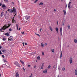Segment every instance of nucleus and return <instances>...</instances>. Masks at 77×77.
<instances>
[{"label":"nucleus","mask_w":77,"mask_h":77,"mask_svg":"<svg viewBox=\"0 0 77 77\" xmlns=\"http://www.w3.org/2000/svg\"><path fill=\"white\" fill-rule=\"evenodd\" d=\"M7 11L10 13H12L13 12L14 14H16V9L15 7L13 8V9H11L10 10V9L8 8Z\"/></svg>","instance_id":"nucleus-1"},{"label":"nucleus","mask_w":77,"mask_h":77,"mask_svg":"<svg viewBox=\"0 0 77 77\" xmlns=\"http://www.w3.org/2000/svg\"><path fill=\"white\" fill-rule=\"evenodd\" d=\"M8 26L7 25H5L2 28H1L0 29V31L1 32V31H2L3 30H5L6 29L8 28L9 27H10V26H11V24H8Z\"/></svg>","instance_id":"nucleus-2"},{"label":"nucleus","mask_w":77,"mask_h":77,"mask_svg":"<svg viewBox=\"0 0 77 77\" xmlns=\"http://www.w3.org/2000/svg\"><path fill=\"white\" fill-rule=\"evenodd\" d=\"M8 64H7L5 63V65L6 66H5V64H3L2 66V68H6V67H7V68H11V66H9V63H8Z\"/></svg>","instance_id":"nucleus-3"},{"label":"nucleus","mask_w":77,"mask_h":77,"mask_svg":"<svg viewBox=\"0 0 77 77\" xmlns=\"http://www.w3.org/2000/svg\"><path fill=\"white\" fill-rule=\"evenodd\" d=\"M14 65H16V66H19V67L20 66V65L18 62L17 61L14 62Z\"/></svg>","instance_id":"nucleus-4"},{"label":"nucleus","mask_w":77,"mask_h":77,"mask_svg":"<svg viewBox=\"0 0 77 77\" xmlns=\"http://www.w3.org/2000/svg\"><path fill=\"white\" fill-rule=\"evenodd\" d=\"M72 57H71L70 58V59L69 60V62L70 64H71V63H72Z\"/></svg>","instance_id":"nucleus-5"},{"label":"nucleus","mask_w":77,"mask_h":77,"mask_svg":"<svg viewBox=\"0 0 77 77\" xmlns=\"http://www.w3.org/2000/svg\"><path fill=\"white\" fill-rule=\"evenodd\" d=\"M60 29V35H61V36H62V27H61Z\"/></svg>","instance_id":"nucleus-6"},{"label":"nucleus","mask_w":77,"mask_h":77,"mask_svg":"<svg viewBox=\"0 0 77 77\" xmlns=\"http://www.w3.org/2000/svg\"><path fill=\"white\" fill-rule=\"evenodd\" d=\"M47 71H48V69H46L45 70L43 71V73L44 74H47Z\"/></svg>","instance_id":"nucleus-7"},{"label":"nucleus","mask_w":77,"mask_h":77,"mask_svg":"<svg viewBox=\"0 0 77 77\" xmlns=\"http://www.w3.org/2000/svg\"><path fill=\"white\" fill-rule=\"evenodd\" d=\"M75 75H77V68H76L75 71Z\"/></svg>","instance_id":"nucleus-8"},{"label":"nucleus","mask_w":77,"mask_h":77,"mask_svg":"<svg viewBox=\"0 0 77 77\" xmlns=\"http://www.w3.org/2000/svg\"><path fill=\"white\" fill-rule=\"evenodd\" d=\"M71 2H69V4L68 5V7L69 8V9L70 8H71V7L70 6V4H71Z\"/></svg>","instance_id":"nucleus-9"},{"label":"nucleus","mask_w":77,"mask_h":77,"mask_svg":"<svg viewBox=\"0 0 77 77\" xmlns=\"http://www.w3.org/2000/svg\"><path fill=\"white\" fill-rule=\"evenodd\" d=\"M30 16H27L25 17V18L26 20H29V19L30 18Z\"/></svg>","instance_id":"nucleus-10"},{"label":"nucleus","mask_w":77,"mask_h":77,"mask_svg":"<svg viewBox=\"0 0 77 77\" xmlns=\"http://www.w3.org/2000/svg\"><path fill=\"white\" fill-rule=\"evenodd\" d=\"M15 76H16V77H20V75L19 74H18V73H17L16 74Z\"/></svg>","instance_id":"nucleus-11"},{"label":"nucleus","mask_w":77,"mask_h":77,"mask_svg":"<svg viewBox=\"0 0 77 77\" xmlns=\"http://www.w3.org/2000/svg\"><path fill=\"white\" fill-rule=\"evenodd\" d=\"M62 51L60 52V59L62 58Z\"/></svg>","instance_id":"nucleus-12"},{"label":"nucleus","mask_w":77,"mask_h":77,"mask_svg":"<svg viewBox=\"0 0 77 77\" xmlns=\"http://www.w3.org/2000/svg\"><path fill=\"white\" fill-rule=\"evenodd\" d=\"M74 42L75 43H77V39H75L74 40Z\"/></svg>","instance_id":"nucleus-13"},{"label":"nucleus","mask_w":77,"mask_h":77,"mask_svg":"<svg viewBox=\"0 0 77 77\" xmlns=\"http://www.w3.org/2000/svg\"><path fill=\"white\" fill-rule=\"evenodd\" d=\"M55 30L57 33H58V32H59V30H58V28L57 27H56L55 28Z\"/></svg>","instance_id":"nucleus-14"},{"label":"nucleus","mask_w":77,"mask_h":77,"mask_svg":"<svg viewBox=\"0 0 77 77\" xmlns=\"http://www.w3.org/2000/svg\"><path fill=\"white\" fill-rule=\"evenodd\" d=\"M49 28L51 30V32H53V28H52V27H51V26H49Z\"/></svg>","instance_id":"nucleus-15"},{"label":"nucleus","mask_w":77,"mask_h":77,"mask_svg":"<svg viewBox=\"0 0 77 77\" xmlns=\"http://www.w3.org/2000/svg\"><path fill=\"white\" fill-rule=\"evenodd\" d=\"M3 62H4L5 64L6 63H8L7 61H6V60L5 59H3Z\"/></svg>","instance_id":"nucleus-16"},{"label":"nucleus","mask_w":77,"mask_h":77,"mask_svg":"<svg viewBox=\"0 0 77 77\" xmlns=\"http://www.w3.org/2000/svg\"><path fill=\"white\" fill-rule=\"evenodd\" d=\"M67 27L68 29H71V27H70V26L69 25H68Z\"/></svg>","instance_id":"nucleus-17"},{"label":"nucleus","mask_w":77,"mask_h":77,"mask_svg":"<svg viewBox=\"0 0 77 77\" xmlns=\"http://www.w3.org/2000/svg\"><path fill=\"white\" fill-rule=\"evenodd\" d=\"M6 51L5 50H4L3 49H2V52H3V53H5V52Z\"/></svg>","instance_id":"nucleus-18"},{"label":"nucleus","mask_w":77,"mask_h":77,"mask_svg":"<svg viewBox=\"0 0 77 77\" xmlns=\"http://www.w3.org/2000/svg\"><path fill=\"white\" fill-rule=\"evenodd\" d=\"M41 45L42 46V47H44V43L43 42H42L41 43Z\"/></svg>","instance_id":"nucleus-19"},{"label":"nucleus","mask_w":77,"mask_h":77,"mask_svg":"<svg viewBox=\"0 0 77 77\" xmlns=\"http://www.w3.org/2000/svg\"><path fill=\"white\" fill-rule=\"evenodd\" d=\"M3 12H2V13H1L0 17H3Z\"/></svg>","instance_id":"nucleus-20"},{"label":"nucleus","mask_w":77,"mask_h":77,"mask_svg":"<svg viewBox=\"0 0 77 77\" xmlns=\"http://www.w3.org/2000/svg\"><path fill=\"white\" fill-rule=\"evenodd\" d=\"M20 62L23 65V64H24V62H23V60H20Z\"/></svg>","instance_id":"nucleus-21"},{"label":"nucleus","mask_w":77,"mask_h":77,"mask_svg":"<svg viewBox=\"0 0 77 77\" xmlns=\"http://www.w3.org/2000/svg\"><path fill=\"white\" fill-rule=\"evenodd\" d=\"M2 7L3 8H4L5 7H6V5H5V4H3L2 6Z\"/></svg>","instance_id":"nucleus-22"},{"label":"nucleus","mask_w":77,"mask_h":77,"mask_svg":"<svg viewBox=\"0 0 77 77\" xmlns=\"http://www.w3.org/2000/svg\"><path fill=\"white\" fill-rule=\"evenodd\" d=\"M63 12H64V15H66V11H65V10H63Z\"/></svg>","instance_id":"nucleus-23"},{"label":"nucleus","mask_w":77,"mask_h":77,"mask_svg":"<svg viewBox=\"0 0 77 77\" xmlns=\"http://www.w3.org/2000/svg\"><path fill=\"white\" fill-rule=\"evenodd\" d=\"M19 26V25H18V24H16V26L17 27V30H18V27Z\"/></svg>","instance_id":"nucleus-24"},{"label":"nucleus","mask_w":77,"mask_h":77,"mask_svg":"<svg viewBox=\"0 0 77 77\" xmlns=\"http://www.w3.org/2000/svg\"><path fill=\"white\" fill-rule=\"evenodd\" d=\"M5 35H6V36H9V33L7 32L5 33Z\"/></svg>","instance_id":"nucleus-25"},{"label":"nucleus","mask_w":77,"mask_h":77,"mask_svg":"<svg viewBox=\"0 0 77 77\" xmlns=\"http://www.w3.org/2000/svg\"><path fill=\"white\" fill-rule=\"evenodd\" d=\"M37 59L38 60H40L41 59V57H40L38 56L37 57Z\"/></svg>","instance_id":"nucleus-26"},{"label":"nucleus","mask_w":77,"mask_h":77,"mask_svg":"<svg viewBox=\"0 0 77 77\" xmlns=\"http://www.w3.org/2000/svg\"><path fill=\"white\" fill-rule=\"evenodd\" d=\"M39 5H43V3L42 2H41L39 4Z\"/></svg>","instance_id":"nucleus-27"},{"label":"nucleus","mask_w":77,"mask_h":77,"mask_svg":"<svg viewBox=\"0 0 77 77\" xmlns=\"http://www.w3.org/2000/svg\"><path fill=\"white\" fill-rule=\"evenodd\" d=\"M51 68V65H49L48 67V69H50Z\"/></svg>","instance_id":"nucleus-28"},{"label":"nucleus","mask_w":77,"mask_h":77,"mask_svg":"<svg viewBox=\"0 0 77 77\" xmlns=\"http://www.w3.org/2000/svg\"><path fill=\"white\" fill-rule=\"evenodd\" d=\"M51 51L53 53H54V50L53 49H51Z\"/></svg>","instance_id":"nucleus-29"},{"label":"nucleus","mask_w":77,"mask_h":77,"mask_svg":"<svg viewBox=\"0 0 77 77\" xmlns=\"http://www.w3.org/2000/svg\"><path fill=\"white\" fill-rule=\"evenodd\" d=\"M4 2L5 3H7L8 2V0H4Z\"/></svg>","instance_id":"nucleus-30"},{"label":"nucleus","mask_w":77,"mask_h":77,"mask_svg":"<svg viewBox=\"0 0 77 77\" xmlns=\"http://www.w3.org/2000/svg\"><path fill=\"white\" fill-rule=\"evenodd\" d=\"M65 68L63 67V68H62V70H63V71H65Z\"/></svg>","instance_id":"nucleus-31"},{"label":"nucleus","mask_w":77,"mask_h":77,"mask_svg":"<svg viewBox=\"0 0 77 77\" xmlns=\"http://www.w3.org/2000/svg\"><path fill=\"white\" fill-rule=\"evenodd\" d=\"M3 41H6V38H3L2 39Z\"/></svg>","instance_id":"nucleus-32"},{"label":"nucleus","mask_w":77,"mask_h":77,"mask_svg":"<svg viewBox=\"0 0 77 77\" xmlns=\"http://www.w3.org/2000/svg\"><path fill=\"white\" fill-rule=\"evenodd\" d=\"M38 0H36L34 2L35 3H36V2H38Z\"/></svg>","instance_id":"nucleus-33"},{"label":"nucleus","mask_w":77,"mask_h":77,"mask_svg":"<svg viewBox=\"0 0 77 77\" xmlns=\"http://www.w3.org/2000/svg\"><path fill=\"white\" fill-rule=\"evenodd\" d=\"M44 63H42V67H44Z\"/></svg>","instance_id":"nucleus-34"},{"label":"nucleus","mask_w":77,"mask_h":77,"mask_svg":"<svg viewBox=\"0 0 77 77\" xmlns=\"http://www.w3.org/2000/svg\"><path fill=\"white\" fill-rule=\"evenodd\" d=\"M57 24L58 26H59V23H58V21L57 20Z\"/></svg>","instance_id":"nucleus-35"},{"label":"nucleus","mask_w":77,"mask_h":77,"mask_svg":"<svg viewBox=\"0 0 77 77\" xmlns=\"http://www.w3.org/2000/svg\"><path fill=\"white\" fill-rule=\"evenodd\" d=\"M35 35H37V36H40V35H39L38 34L36 33V34H35Z\"/></svg>","instance_id":"nucleus-36"},{"label":"nucleus","mask_w":77,"mask_h":77,"mask_svg":"<svg viewBox=\"0 0 77 77\" xmlns=\"http://www.w3.org/2000/svg\"><path fill=\"white\" fill-rule=\"evenodd\" d=\"M9 30L10 32H11V31H12V29L11 28L9 29Z\"/></svg>","instance_id":"nucleus-37"},{"label":"nucleus","mask_w":77,"mask_h":77,"mask_svg":"<svg viewBox=\"0 0 77 77\" xmlns=\"http://www.w3.org/2000/svg\"><path fill=\"white\" fill-rule=\"evenodd\" d=\"M11 40V41H13V40H14V39L13 38H11L10 39Z\"/></svg>","instance_id":"nucleus-38"},{"label":"nucleus","mask_w":77,"mask_h":77,"mask_svg":"<svg viewBox=\"0 0 77 77\" xmlns=\"http://www.w3.org/2000/svg\"><path fill=\"white\" fill-rule=\"evenodd\" d=\"M42 55H43V56H44V52H42Z\"/></svg>","instance_id":"nucleus-39"},{"label":"nucleus","mask_w":77,"mask_h":77,"mask_svg":"<svg viewBox=\"0 0 77 77\" xmlns=\"http://www.w3.org/2000/svg\"><path fill=\"white\" fill-rule=\"evenodd\" d=\"M21 33L22 34V35H23L24 33V31L23 32H22Z\"/></svg>","instance_id":"nucleus-40"},{"label":"nucleus","mask_w":77,"mask_h":77,"mask_svg":"<svg viewBox=\"0 0 77 77\" xmlns=\"http://www.w3.org/2000/svg\"><path fill=\"white\" fill-rule=\"evenodd\" d=\"M2 57H3V58H5V56H4V55H2Z\"/></svg>","instance_id":"nucleus-41"},{"label":"nucleus","mask_w":77,"mask_h":77,"mask_svg":"<svg viewBox=\"0 0 77 77\" xmlns=\"http://www.w3.org/2000/svg\"><path fill=\"white\" fill-rule=\"evenodd\" d=\"M21 30V28H20L19 29L18 28V30Z\"/></svg>","instance_id":"nucleus-42"},{"label":"nucleus","mask_w":77,"mask_h":77,"mask_svg":"<svg viewBox=\"0 0 77 77\" xmlns=\"http://www.w3.org/2000/svg\"><path fill=\"white\" fill-rule=\"evenodd\" d=\"M8 41H11V39L8 38Z\"/></svg>","instance_id":"nucleus-43"},{"label":"nucleus","mask_w":77,"mask_h":77,"mask_svg":"<svg viewBox=\"0 0 77 77\" xmlns=\"http://www.w3.org/2000/svg\"><path fill=\"white\" fill-rule=\"evenodd\" d=\"M47 45V43H45V46H46V45Z\"/></svg>","instance_id":"nucleus-44"},{"label":"nucleus","mask_w":77,"mask_h":77,"mask_svg":"<svg viewBox=\"0 0 77 77\" xmlns=\"http://www.w3.org/2000/svg\"><path fill=\"white\" fill-rule=\"evenodd\" d=\"M23 70L24 71H25V69H24V68L23 67Z\"/></svg>","instance_id":"nucleus-45"},{"label":"nucleus","mask_w":77,"mask_h":77,"mask_svg":"<svg viewBox=\"0 0 77 77\" xmlns=\"http://www.w3.org/2000/svg\"><path fill=\"white\" fill-rule=\"evenodd\" d=\"M31 77H33V74L31 73Z\"/></svg>","instance_id":"nucleus-46"},{"label":"nucleus","mask_w":77,"mask_h":77,"mask_svg":"<svg viewBox=\"0 0 77 77\" xmlns=\"http://www.w3.org/2000/svg\"><path fill=\"white\" fill-rule=\"evenodd\" d=\"M22 44H23V46H24V43H23Z\"/></svg>","instance_id":"nucleus-47"},{"label":"nucleus","mask_w":77,"mask_h":77,"mask_svg":"<svg viewBox=\"0 0 77 77\" xmlns=\"http://www.w3.org/2000/svg\"><path fill=\"white\" fill-rule=\"evenodd\" d=\"M42 30V29H40V32H41V31Z\"/></svg>","instance_id":"nucleus-48"},{"label":"nucleus","mask_w":77,"mask_h":77,"mask_svg":"<svg viewBox=\"0 0 77 77\" xmlns=\"http://www.w3.org/2000/svg\"><path fill=\"white\" fill-rule=\"evenodd\" d=\"M53 68H56V66L54 65V66H53Z\"/></svg>","instance_id":"nucleus-49"},{"label":"nucleus","mask_w":77,"mask_h":77,"mask_svg":"<svg viewBox=\"0 0 77 77\" xmlns=\"http://www.w3.org/2000/svg\"><path fill=\"white\" fill-rule=\"evenodd\" d=\"M28 67H30V65H28Z\"/></svg>","instance_id":"nucleus-50"},{"label":"nucleus","mask_w":77,"mask_h":77,"mask_svg":"<svg viewBox=\"0 0 77 77\" xmlns=\"http://www.w3.org/2000/svg\"><path fill=\"white\" fill-rule=\"evenodd\" d=\"M2 54V52L1 51H0V54Z\"/></svg>","instance_id":"nucleus-51"},{"label":"nucleus","mask_w":77,"mask_h":77,"mask_svg":"<svg viewBox=\"0 0 77 77\" xmlns=\"http://www.w3.org/2000/svg\"><path fill=\"white\" fill-rule=\"evenodd\" d=\"M64 23H63V24H62V26H64Z\"/></svg>","instance_id":"nucleus-52"},{"label":"nucleus","mask_w":77,"mask_h":77,"mask_svg":"<svg viewBox=\"0 0 77 77\" xmlns=\"http://www.w3.org/2000/svg\"><path fill=\"white\" fill-rule=\"evenodd\" d=\"M43 68H44V67H41V69H43Z\"/></svg>","instance_id":"nucleus-53"},{"label":"nucleus","mask_w":77,"mask_h":77,"mask_svg":"<svg viewBox=\"0 0 77 77\" xmlns=\"http://www.w3.org/2000/svg\"><path fill=\"white\" fill-rule=\"evenodd\" d=\"M27 43H25V45H27Z\"/></svg>","instance_id":"nucleus-54"},{"label":"nucleus","mask_w":77,"mask_h":77,"mask_svg":"<svg viewBox=\"0 0 77 77\" xmlns=\"http://www.w3.org/2000/svg\"><path fill=\"white\" fill-rule=\"evenodd\" d=\"M36 68V66H34V68Z\"/></svg>","instance_id":"nucleus-55"},{"label":"nucleus","mask_w":77,"mask_h":77,"mask_svg":"<svg viewBox=\"0 0 77 77\" xmlns=\"http://www.w3.org/2000/svg\"><path fill=\"white\" fill-rule=\"evenodd\" d=\"M2 48V46H0V49H1Z\"/></svg>","instance_id":"nucleus-56"},{"label":"nucleus","mask_w":77,"mask_h":77,"mask_svg":"<svg viewBox=\"0 0 77 77\" xmlns=\"http://www.w3.org/2000/svg\"><path fill=\"white\" fill-rule=\"evenodd\" d=\"M14 20H13V23H14Z\"/></svg>","instance_id":"nucleus-57"},{"label":"nucleus","mask_w":77,"mask_h":77,"mask_svg":"<svg viewBox=\"0 0 77 77\" xmlns=\"http://www.w3.org/2000/svg\"><path fill=\"white\" fill-rule=\"evenodd\" d=\"M0 77H2V75H1V74L0 73Z\"/></svg>","instance_id":"nucleus-58"},{"label":"nucleus","mask_w":77,"mask_h":77,"mask_svg":"<svg viewBox=\"0 0 77 77\" xmlns=\"http://www.w3.org/2000/svg\"><path fill=\"white\" fill-rule=\"evenodd\" d=\"M54 11L55 12H56V9H54Z\"/></svg>","instance_id":"nucleus-59"},{"label":"nucleus","mask_w":77,"mask_h":77,"mask_svg":"<svg viewBox=\"0 0 77 77\" xmlns=\"http://www.w3.org/2000/svg\"><path fill=\"white\" fill-rule=\"evenodd\" d=\"M2 4H0V6H2Z\"/></svg>","instance_id":"nucleus-60"},{"label":"nucleus","mask_w":77,"mask_h":77,"mask_svg":"<svg viewBox=\"0 0 77 77\" xmlns=\"http://www.w3.org/2000/svg\"><path fill=\"white\" fill-rule=\"evenodd\" d=\"M12 3H13V5H14V2H12Z\"/></svg>","instance_id":"nucleus-61"},{"label":"nucleus","mask_w":77,"mask_h":77,"mask_svg":"<svg viewBox=\"0 0 77 77\" xmlns=\"http://www.w3.org/2000/svg\"><path fill=\"white\" fill-rule=\"evenodd\" d=\"M58 77H60V76H59V75H58Z\"/></svg>","instance_id":"nucleus-62"},{"label":"nucleus","mask_w":77,"mask_h":77,"mask_svg":"<svg viewBox=\"0 0 77 77\" xmlns=\"http://www.w3.org/2000/svg\"><path fill=\"white\" fill-rule=\"evenodd\" d=\"M61 2H63V0H61Z\"/></svg>","instance_id":"nucleus-63"},{"label":"nucleus","mask_w":77,"mask_h":77,"mask_svg":"<svg viewBox=\"0 0 77 77\" xmlns=\"http://www.w3.org/2000/svg\"><path fill=\"white\" fill-rule=\"evenodd\" d=\"M29 77H31V75H29Z\"/></svg>","instance_id":"nucleus-64"}]
</instances>
